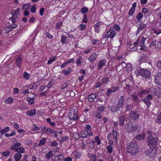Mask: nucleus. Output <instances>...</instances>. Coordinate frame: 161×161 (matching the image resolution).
I'll list each match as a JSON object with an SVG mask.
<instances>
[{
    "label": "nucleus",
    "mask_w": 161,
    "mask_h": 161,
    "mask_svg": "<svg viewBox=\"0 0 161 161\" xmlns=\"http://www.w3.org/2000/svg\"><path fill=\"white\" fill-rule=\"evenodd\" d=\"M106 61L105 60H103L99 62L98 64V69H100L106 63Z\"/></svg>",
    "instance_id": "obj_22"
},
{
    "label": "nucleus",
    "mask_w": 161,
    "mask_h": 161,
    "mask_svg": "<svg viewBox=\"0 0 161 161\" xmlns=\"http://www.w3.org/2000/svg\"><path fill=\"white\" fill-rule=\"evenodd\" d=\"M144 134H145V136H147V139H149V138H151V137H153L152 133L150 130H147V131L146 133Z\"/></svg>",
    "instance_id": "obj_25"
},
{
    "label": "nucleus",
    "mask_w": 161,
    "mask_h": 161,
    "mask_svg": "<svg viewBox=\"0 0 161 161\" xmlns=\"http://www.w3.org/2000/svg\"><path fill=\"white\" fill-rule=\"evenodd\" d=\"M15 161H19L22 157L21 154L19 153H16L14 155Z\"/></svg>",
    "instance_id": "obj_23"
},
{
    "label": "nucleus",
    "mask_w": 161,
    "mask_h": 161,
    "mask_svg": "<svg viewBox=\"0 0 161 161\" xmlns=\"http://www.w3.org/2000/svg\"><path fill=\"white\" fill-rule=\"evenodd\" d=\"M22 58L21 56H19L16 58V64L17 66L19 68L21 67V64L22 63Z\"/></svg>",
    "instance_id": "obj_13"
},
{
    "label": "nucleus",
    "mask_w": 161,
    "mask_h": 161,
    "mask_svg": "<svg viewBox=\"0 0 161 161\" xmlns=\"http://www.w3.org/2000/svg\"><path fill=\"white\" fill-rule=\"evenodd\" d=\"M69 137L68 136H65L62 137L61 138V139L60 140V141L61 143H62L64 142L67 141Z\"/></svg>",
    "instance_id": "obj_40"
},
{
    "label": "nucleus",
    "mask_w": 161,
    "mask_h": 161,
    "mask_svg": "<svg viewBox=\"0 0 161 161\" xmlns=\"http://www.w3.org/2000/svg\"><path fill=\"white\" fill-rule=\"evenodd\" d=\"M137 74L146 78H149L151 75L150 72L146 69H141L138 71Z\"/></svg>",
    "instance_id": "obj_4"
},
{
    "label": "nucleus",
    "mask_w": 161,
    "mask_h": 161,
    "mask_svg": "<svg viewBox=\"0 0 161 161\" xmlns=\"http://www.w3.org/2000/svg\"><path fill=\"white\" fill-rule=\"evenodd\" d=\"M36 110L34 109H33L31 110L27 111L26 113L27 115L31 116L35 114H36Z\"/></svg>",
    "instance_id": "obj_24"
},
{
    "label": "nucleus",
    "mask_w": 161,
    "mask_h": 161,
    "mask_svg": "<svg viewBox=\"0 0 161 161\" xmlns=\"http://www.w3.org/2000/svg\"><path fill=\"white\" fill-rule=\"evenodd\" d=\"M107 149L109 153H112L113 149L112 147L111 146H108L107 147Z\"/></svg>",
    "instance_id": "obj_55"
},
{
    "label": "nucleus",
    "mask_w": 161,
    "mask_h": 161,
    "mask_svg": "<svg viewBox=\"0 0 161 161\" xmlns=\"http://www.w3.org/2000/svg\"><path fill=\"white\" fill-rule=\"evenodd\" d=\"M9 130V128L8 127H6L5 128L3 129V130H2L0 131V132L1 134H3V133H5V132H6L8 131Z\"/></svg>",
    "instance_id": "obj_43"
},
{
    "label": "nucleus",
    "mask_w": 161,
    "mask_h": 161,
    "mask_svg": "<svg viewBox=\"0 0 161 161\" xmlns=\"http://www.w3.org/2000/svg\"><path fill=\"white\" fill-rule=\"evenodd\" d=\"M53 152L52 151H50L48 152L46 155V158L49 159L51 157L53 156Z\"/></svg>",
    "instance_id": "obj_44"
},
{
    "label": "nucleus",
    "mask_w": 161,
    "mask_h": 161,
    "mask_svg": "<svg viewBox=\"0 0 161 161\" xmlns=\"http://www.w3.org/2000/svg\"><path fill=\"white\" fill-rule=\"evenodd\" d=\"M5 32L6 33H8L10 31L12 30V29L11 28V26L10 25L8 26L7 27H6L4 29Z\"/></svg>",
    "instance_id": "obj_37"
},
{
    "label": "nucleus",
    "mask_w": 161,
    "mask_h": 161,
    "mask_svg": "<svg viewBox=\"0 0 161 161\" xmlns=\"http://www.w3.org/2000/svg\"><path fill=\"white\" fill-rule=\"evenodd\" d=\"M143 101L147 105L148 108L150 106L151 103V102L150 101L148 100H147L146 98H145L143 99Z\"/></svg>",
    "instance_id": "obj_35"
},
{
    "label": "nucleus",
    "mask_w": 161,
    "mask_h": 161,
    "mask_svg": "<svg viewBox=\"0 0 161 161\" xmlns=\"http://www.w3.org/2000/svg\"><path fill=\"white\" fill-rule=\"evenodd\" d=\"M68 116L70 120L76 121L78 119L77 112L75 109H74L70 110L68 114Z\"/></svg>",
    "instance_id": "obj_2"
},
{
    "label": "nucleus",
    "mask_w": 161,
    "mask_h": 161,
    "mask_svg": "<svg viewBox=\"0 0 161 161\" xmlns=\"http://www.w3.org/2000/svg\"><path fill=\"white\" fill-rule=\"evenodd\" d=\"M140 114L138 111H131L128 116L131 119L133 120H136L139 118Z\"/></svg>",
    "instance_id": "obj_6"
},
{
    "label": "nucleus",
    "mask_w": 161,
    "mask_h": 161,
    "mask_svg": "<svg viewBox=\"0 0 161 161\" xmlns=\"http://www.w3.org/2000/svg\"><path fill=\"white\" fill-rule=\"evenodd\" d=\"M126 68L129 69H131L132 68V65L130 63H127L126 64Z\"/></svg>",
    "instance_id": "obj_62"
},
{
    "label": "nucleus",
    "mask_w": 161,
    "mask_h": 161,
    "mask_svg": "<svg viewBox=\"0 0 161 161\" xmlns=\"http://www.w3.org/2000/svg\"><path fill=\"white\" fill-rule=\"evenodd\" d=\"M109 78L108 77H106L102 79V84H106L108 81Z\"/></svg>",
    "instance_id": "obj_42"
},
{
    "label": "nucleus",
    "mask_w": 161,
    "mask_h": 161,
    "mask_svg": "<svg viewBox=\"0 0 161 161\" xmlns=\"http://www.w3.org/2000/svg\"><path fill=\"white\" fill-rule=\"evenodd\" d=\"M31 11L32 13H34L36 10V5H34L31 9Z\"/></svg>",
    "instance_id": "obj_53"
},
{
    "label": "nucleus",
    "mask_w": 161,
    "mask_h": 161,
    "mask_svg": "<svg viewBox=\"0 0 161 161\" xmlns=\"http://www.w3.org/2000/svg\"><path fill=\"white\" fill-rule=\"evenodd\" d=\"M154 93L158 97H161V89L158 88H155Z\"/></svg>",
    "instance_id": "obj_16"
},
{
    "label": "nucleus",
    "mask_w": 161,
    "mask_h": 161,
    "mask_svg": "<svg viewBox=\"0 0 161 161\" xmlns=\"http://www.w3.org/2000/svg\"><path fill=\"white\" fill-rule=\"evenodd\" d=\"M105 109V108L102 106L99 107L98 108V110L100 112H102Z\"/></svg>",
    "instance_id": "obj_64"
},
{
    "label": "nucleus",
    "mask_w": 161,
    "mask_h": 161,
    "mask_svg": "<svg viewBox=\"0 0 161 161\" xmlns=\"http://www.w3.org/2000/svg\"><path fill=\"white\" fill-rule=\"evenodd\" d=\"M66 36L65 35H62L61 36V42L63 44H66L68 42V41L66 40Z\"/></svg>",
    "instance_id": "obj_30"
},
{
    "label": "nucleus",
    "mask_w": 161,
    "mask_h": 161,
    "mask_svg": "<svg viewBox=\"0 0 161 161\" xmlns=\"http://www.w3.org/2000/svg\"><path fill=\"white\" fill-rule=\"evenodd\" d=\"M132 109V106L130 105H126V110L127 111L131 110Z\"/></svg>",
    "instance_id": "obj_56"
},
{
    "label": "nucleus",
    "mask_w": 161,
    "mask_h": 161,
    "mask_svg": "<svg viewBox=\"0 0 161 161\" xmlns=\"http://www.w3.org/2000/svg\"><path fill=\"white\" fill-rule=\"evenodd\" d=\"M46 142V138H43L41 140V146L44 145Z\"/></svg>",
    "instance_id": "obj_54"
},
{
    "label": "nucleus",
    "mask_w": 161,
    "mask_h": 161,
    "mask_svg": "<svg viewBox=\"0 0 161 161\" xmlns=\"http://www.w3.org/2000/svg\"><path fill=\"white\" fill-rule=\"evenodd\" d=\"M96 95L95 93L89 95L88 97V99L90 102H92L94 101L96 97Z\"/></svg>",
    "instance_id": "obj_20"
},
{
    "label": "nucleus",
    "mask_w": 161,
    "mask_h": 161,
    "mask_svg": "<svg viewBox=\"0 0 161 161\" xmlns=\"http://www.w3.org/2000/svg\"><path fill=\"white\" fill-rule=\"evenodd\" d=\"M117 105L116 106H109L108 109L110 110L112 112H115L119 111L120 109L119 108H118Z\"/></svg>",
    "instance_id": "obj_19"
},
{
    "label": "nucleus",
    "mask_w": 161,
    "mask_h": 161,
    "mask_svg": "<svg viewBox=\"0 0 161 161\" xmlns=\"http://www.w3.org/2000/svg\"><path fill=\"white\" fill-rule=\"evenodd\" d=\"M81 57L79 56V57L77 58V61H76V64L77 65H79L80 64L82 61H81Z\"/></svg>",
    "instance_id": "obj_47"
},
{
    "label": "nucleus",
    "mask_w": 161,
    "mask_h": 161,
    "mask_svg": "<svg viewBox=\"0 0 161 161\" xmlns=\"http://www.w3.org/2000/svg\"><path fill=\"white\" fill-rule=\"evenodd\" d=\"M15 135V132H11V134H5L4 135L6 137H9V136H14Z\"/></svg>",
    "instance_id": "obj_49"
},
{
    "label": "nucleus",
    "mask_w": 161,
    "mask_h": 161,
    "mask_svg": "<svg viewBox=\"0 0 161 161\" xmlns=\"http://www.w3.org/2000/svg\"><path fill=\"white\" fill-rule=\"evenodd\" d=\"M145 135L144 133H143L142 134H140L139 135L137 136L136 138L138 140L141 141L142 140L144 139L145 138Z\"/></svg>",
    "instance_id": "obj_28"
},
{
    "label": "nucleus",
    "mask_w": 161,
    "mask_h": 161,
    "mask_svg": "<svg viewBox=\"0 0 161 161\" xmlns=\"http://www.w3.org/2000/svg\"><path fill=\"white\" fill-rule=\"evenodd\" d=\"M146 24H143L141 23L140 24L138 25L137 26V34L139 33L140 31L142 30L146 27Z\"/></svg>",
    "instance_id": "obj_15"
},
{
    "label": "nucleus",
    "mask_w": 161,
    "mask_h": 161,
    "mask_svg": "<svg viewBox=\"0 0 161 161\" xmlns=\"http://www.w3.org/2000/svg\"><path fill=\"white\" fill-rule=\"evenodd\" d=\"M30 3L28 4H25L22 6V9L23 10L28 9L30 7Z\"/></svg>",
    "instance_id": "obj_41"
},
{
    "label": "nucleus",
    "mask_w": 161,
    "mask_h": 161,
    "mask_svg": "<svg viewBox=\"0 0 161 161\" xmlns=\"http://www.w3.org/2000/svg\"><path fill=\"white\" fill-rule=\"evenodd\" d=\"M57 157L58 158V159L55 161H58V160L59 161H62L63 159V156L62 154L58 155L57 156Z\"/></svg>",
    "instance_id": "obj_50"
},
{
    "label": "nucleus",
    "mask_w": 161,
    "mask_h": 161,
    "mask_svg": "<svg viewBox=\"0 0 161 161\" xmlns=\"http://www.w3.org/2000/svg\"><path fill=\"white\" fill-rule=\"evenodd\" d=\"M55 57L50 58L48 61V64H51L53 63L55 60Z\"/></svg>",
    "instance_id": "obj_59"
},
{
    "label": "nucleus",
    "mask_w": 161,
    "mask_h": 161,
    "mask_svg": "<svg viewBox=\"0 0 161 161\" xmlns=\"http://www.w3.org/2000/svg\"><path fill=\"white\" fill-rule=\"evenodd\" d=\"M138 127L136 125H133L131 122H128L125 125V129L127 132H132L137 129Z\"/></svg>",
    "instance_id": "obj_3"
},
{
    "label": "nucleus",
    "mask_w": 161,
    "mask_h": 161,
    "mask_svg": "<svg viewBox=\"0 0 161 161\" xmlns=\"http://www.w3.org/2000/svg\"><path fill=\"white\" fill-rule=\"evenodd\" d=\"M10 151H7L6 152H3L2 153V155L4 156H8L10 154Z\"/></svg>",
    "instance_id": "obj_52"
},
{
    "label": "nucleus",
    "mask_w": 161,
    "mask_h": 161,
    "mask_svg": "<svg viewBox=\"0 0 161 161\" xmlns=\"http://www.w3.org/2000/svg\"><path fill=\"white\" fill-rule=\"evenodd\" d=\"M147 100H148L151 101L152 99V96L150 94H148L145 98Z\"/></svg>",
    "instance_id": "obj_61"
},
{
    "label": "nucleus",
    "mask_w": 161,
    "mask_h": 161,
    "mask_svg": "<svg viewBox=\"0 0 161 161\" xmlns=\"http://www.w3.org/2000/svg\"><path fill=\"white\" fill-rule=\"evenodd\" d=\"M145 153L150 158H152L156 155V149L154 148H150L145 151Z\"/></svg>",
    "instance_id": "obj_5"
},
{
    "label": "nucleus",
    "mask_w": 161,
    "mask_h": 161,
    "mask_svg": "<svg viewBox=\"0 0 161 161\" xmlns=\"http://www.w3.org/2000/svg\"><path fill=\"white\" fill-rule=\"evenodd\" d=\"M148 93H149L148 91L146 90H143L139 92L138 93V94L140 97H143Z\"/></svg>",
    "instance_id": "obj_21"
},
{
    "label": "nucleus",
    "mask_w": 161,
    "mask_h": 161,
    "mask_svg": "<svg viewBox=\"0 0 161 161\" xmlns=\"http://www.w3.org/2000/svg\"><path fill=\"white\" fill-rule=\"evenodd\" d=\"M34 99L33 97H28L26 99V101L28 102L29 104H33L34 102Z\"/></svg>",
    "instance_id": "obj_31"
},
{
    "label": "nucleus",
    "mask_w": 161,
    "mask_h": 161,
    "mask_svg": "<svg viewBox=\"0 0 161 161\" xmlns=\"http://www.w3.org/2000/svg\"><path fill=\"white\" fill-rule=\"evenodd\" d=\"M155 122L158 124H161V112L159 113L158 115Z\"/></svg>",
    "instance_id": "obj_27"
},
{
    "label": "nucleus",
    "mask_w": 161,
    "mask_h": 161,
    "mask_svg": "<svg viewBox=\"0 0 161 161\" xmlns=\"http://www.w3.org/2000/svg\"><path fill=\"white\" fill-rule=\"evenodd\" d=\"M98 53H93L92 54L91 56L89 58L88 60L90 62H92L94 61L97 58Z\"/></svg>",
    "instance_id": "obj_18"
},
{
    "label": "nucleus",
    "mask_w": 161,
    "mask_h": 161,
    "mask_svg": "<svg viewBox=\"0 0 161 161\" xmlns=\"http://www.w3.org/2000/svg\"><path fill=\"white\" fill-rule=\"evenodd\" d=\"M155 79L157 83L159 85H161V73H158L155 75Z\"/></svg>",
    "instance_id": "obj_12"
},
{
    "label": "nucleus",
    "mask_w": 161,
    "mask_h": 161,
    "mask_svg": "<svg viewBox=\"0 0 161 161\" xmlns=\"http://www.w3.org/2000/svg\"><path fill=\"white\" fill-rule=\"evenodd\" d=\"M17 151H17L16 152H18L17 153H20L21 154V153H24L25 151L24 148L21 147H19Z\"/></svg>",
    "instance_id": "obj_38"
},
{
    "label": "nucleus",
    "mask_w": 161,
    "mask_h": 161,
    "mask_svg": "<svg viewBox=\"0 0 161 161\" xmlns=\"http://www.w3.org/2000/svg\"><path fill=\"white\" fill-rule=\"evenodd\" d=\"M11 14L13 16L12 17L10 18V19L12 18L16 19L18 17L17 15L18 14H17V13L15 12V11L14 10H13L11 12Z\"/></svg>",
    "instance_id": "obj_34"
},
{
    "label": "nucleus",
    "mask_w": 161,
    "mask_h": 161,
    "mask_svg": "<svg viewBox=\"0 0 161 161\" xmlns=\"http://www.w3.org/2000/svg\"><path fill=\"white\" fill-rule=\"evenodd\" d=\"M125 117V115L123 114L119 116V123L120 126H123L124 125Z\"/></svg>",
    "instance_id": "obj_14"
},
{
    "label": "nucleus",
    "mask_w": 161,
    "mask_h": 161,
    "mask_svg": "<svg viewBox=\"0 0 161 161\" xmlns=\"http://www.w3.org/2000/svg\"><path fill=\"white\" fill-rule=\"evenodd\" d=\"M158 138L157 137H153L149 139H147V142L148 145L149 146L156 145L158 143Z\"/></svg>",
    "instance_id": "obj_7"
},
{
    "label": "nucleus",
    "mask_w": 161,
    "mask_h": 161,
    "mask_svg": "<svg viewBox=\"0 0 161 161\" xmlns=\"http://www.w3.org/2000/svg\"><path fill=\"white\" fill-rule=\"evenodd\" d=\"M114 28L116 31H118L120 30V27L118 25H115L114 26Z\"/></svg>",
    "instance_id": "obj_60"
},
{
    "label": "nucleus",
    "mask_w": 161,
    "mask_h": 161,
    "mask_svg": "<svg viewBox=\"0 0 161 161\" xmlns=\"http://www.w3.org/2000/svg\"><path fill=\"white\" fill-rule=\"evenodd\" d=\"M95 141L97 142V144L98 145L101 143V141L99 138L98 136H96L95 138Z\"/></svg>",
    "instance_id": "obj_63"
},
{
    "label": "nucleus",
    "mask_w": 161,
    "mask_h": 161,
    "mask_svg": "<svg viewBox=\"0 0 161 161\" xmlns=\"http://www.w3.org/2000/svg\"><path fill=\"white\" fill-rule=\"evenodd\" d=\"M13 99L10 97H8L5 100L4 102L7 104H10L13 102Z\"/></svg>",
    "instance_id": "obj_32"
},
{
    "label": "nucleus",
    "mask_w": 161,
    "mask_h": 161,
    "mask_svg": "<svg viewBox=\"0 0 161 161\" xmlns=\"http://www.w3.org/2000/svg\"><path fill=\"white\" fill-rule=\"evenodd\" d=\"M42 133L49 135V128L47 127H43L42 128Z\"/></svg>",
    "instance_id": "obj_26"
},
{
    "label": "nucleus",
    "mask_w": 161,
    "mask_h": 161,
    "mask_svg": "<svg viewBox=\"0 0 161 161\" xmlns=\"http://www.w3.org/2000/svg\"><path fill=\"white\" fill-rule=\"evenodd\" d=\"M108 89H109V91L112 93L115 92L116 91H117L119 89V88L118 87L113 86L111 88Z\"/></svg>",
    "instance_id": "obj_36"
},
{
    "label": "nucleus",
    "mask_w": 161,
    "mask_h": 161,
    "mask_svg": "<svg viewBox=\"0 0 161 161\" xmlns=\"http://www.w3.org/2000/svg\"><path fill=\"white\" fill-rule=\"evenodd\" d=\"M135 9L134 8H131L130 9V11H129V14H128L130 16L132 15L133 14V13H134Z\"/></svg>",
    "instance_id": "obj_51"
},
{
    "label": "nucleus",
    "mask_w": 161,
    "mask_h": 161,
    "mask_svg": "<svg viewBox=\"0 0 161 161\" xmlns=\"http://www.w3.org/2000/svg\"><path fill=\"white\" fill-rule=\"evenodd\" d=\"M127 150V152L131 154V155H136L138 152V147L136 142L135 141L131 142L128 146Z\"/></svg>",
    "instance_id": "obj_1"
},
{
    "label": "nucleus",
    "mask_w": 161,
    "mask_h": 161,
    "mask_svg": "<svg viewBox=\"0 0 161 161\" xmlns=\"http://www.w3.org/2000/svg\"><path fill=\"white\" fill-rule=\"evenodd\" d=\"M104 24L101 22H97L94 25L95 31L96 33H98L100 28L103 26Z\"/></svg>",
    "instance_id": "obj_9"
},
{
    "label": "nucleus",
    "mask_w": 161,
    "mask_h": 161,
    "mask_svg": "<svg viewBox=\"0 0 161 161\" xmlns=\"http://www.w3.org/2000/svg\"><path fill=\"white\" fill-rule=\"evenodd\" d=\"M116 33L114 31L113 28H111L106 33L105 37L108 38L110 37L111 39H112L115 36Z\"/></svg>",
    "instance_id": "obj_8"
},
{
    "label": "nucleus",
    "mask_w": 161,
    "mask_h": 161,
    "mask_svg": "<svg viewBox=\"0 0 161 161\" xmlns=\"http://www.w3.org/2000/svg\"><path fill=\"white\" fill-rule=\"evenodd\" d=\"M88 132L87 131L81 132L80 134V137L83 138H86L87 136Z\"/></svg>",
    "instance_id": "obj_29"
},
{
    "label": "nucleus",
    "mask_w": 161,
    "mask_h": 161,
    "mask_svg": "<svg viewBox=\"0 0 161 161\" xmlns=\"http://www.w3.org/2000/svg\"><path fill=\"white\" fill-rule=\"evenodd\" d=\"M147 38L145 37L144 36L142 37L140 43L141 45V48H140V50H142L143 51L145 50L144 48L145 47V46L144 45V42Z\"/></svg>",
    "instance_id": "obj_17"
},
{
    "label": "nucleus",
    "mask_w": 161,
    "mask_h": 161,
    "mask_svg": "<svg viewBox=\"0 0 161 161\" xmlns=\"http://www.w3.org/2000/svg\"><path fill=\"white\" fill-rule=\"evenodd\" d=\"M124 101V96H121L118 100V103L117 105L118 108H121L123 106Z\"/></svg>",
    "instance_id": "obj_11"
},
{
    "label": "nucleus",
    "mask_w": 161,
    "mask_h": 161,
    "mask_svg": "<svg viewBox=\"0 0 161 161\" xmlns=\"http://www.w3.org/2000/svg\"><path fill=\"white\" fill-rule=\"evenodd\" d=\"M143 14L141 13H139L136 16V18L137 19L139 20L142 17Z\"/></svg>",
    "instance_id": "obj_57"
},
{
    "label": "nucleus",
    "mask_w": 161,
    "mask_h": 161,
    "mask_svg": "<svg viewBox=\"0 0 161 161\" xmlns=\"http://www.w3.org/2000/svg\"><path fill=\"white\" fill-rule=\"evenodd\" d=\"M80 26L79 27V29L81 31H83L85 30L86 27V26L85 25H83L82 24L80 25Z\"/></svg>",
    "instance_id": "obj_48"
},
{
    "label": "nucleus",
    "mask_w": 161,
    "mask_h": 161,
    "mask_svg": "<svg viewBox=\"0 0 161 161\" xmlns=\"http://www.w3.org/2000/svg\"><path fill=\"white\" fill-rule=\"evenodd\" d=\"M82 22L83 23H86L87 22V16L85 14L84 15V18L82 19Z\"/></svg>",
    "instance_id": "obj_58"
},
{
    "label": "nucleus",
    "mask_w": 161,
    "mask_h": 161,
    "mask_svg": "<svg viewBox=\"0 0 161 161\" xmlns=\"http://www.w3.org/2000/svg\"><path fill=\"white\" fill-rule=\"evenodd\" d=\"M23 77L26 79V80H28L30 78V75L27 72H25L24 73Z\"/></svg>",
    "instance_id": "obj_46"
},
{
    "label": "nucleus",
    "mask_w": 161,
    "mask_h": 161,
    "mask_svg": "<svg viewBox=\"0 0 161 161\" xmlns=\"http://www.w3.org/2000/svg\"><path fill=\"white\" fill-rule=\"evenodd\" d=\"M69 85V82H65L61 86V89L64 90Z\"/></svg>",
    "instance_id": "obj_39"
},
{
    "label": "nucleus",
    "mask_w": 161,
    "mask_h": 161,
    "mask_svg": "<svg viewBox=\"0 0 161 161\" xmlns=\"http://www.w3.org/2000/svg\"><path fill=\"white\" fill-rule=\"evenodd\" d=\"M21 145V144L19 142L14 143L11 146L10 149L14 150L15 152H16L18 151L17 150L19 147H20Z\"/></svg>",
    "instance_id": "obj_10"
},
{
    "label": "nucleus",
    "mask_w": 161,
    "mask_h": 161,
    "mask_svg": "<svg viewBox=\"0 0 161 161\" xmlns=\"http://www.w3.org/2000/svg\"><path fill=\"white\" fill-rule=\"evenodd\" d=\"M88 8L86 7H84L82 8L81 9V12L82 14H85L88 11Z\"/></svg>",
    "instance_id": "obj_45"
},
{
    "label": "nucleus",
    "mask_w": 161,
    "mask_h": 161,
    "mask_svg": "<svg viewBox=\"0 0 161 161\" xmlns=\"http://www.w3.org/2000/svg\"><path fill=\"white\" fill-rule=\"evenodd\" d=\"M71 68L70 67H69L68 69L63 70V73L66 75H68L71 73Z\"/></svg>",
    "instance_id": "obj_33"
}]
</instances>
